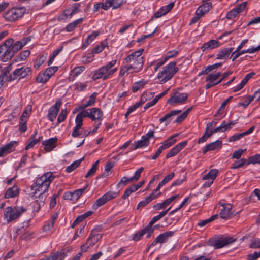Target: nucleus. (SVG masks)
I'll list each match as a JSON object with an SVG mask.
<instances>
[{"mask_svg":"<svg viewBox=\"0 0 260 260\" xmlns=\"http://www.w3.org/2000/svg\"><path fill=\"white\" fill-rule=\"evenodd\" d=\"M145 82L143 81H140L134 83L132 90L134 92H136L137 91L143 88L145 86Z\"/></svg>","mask_w":260,"mask_h":260,"instance_id":"nucleus-46","label":"nucleus"},{"mask_svg":"<svg viewBox=\"0 0 260 260\" xmlns=\"http://www.w3.org/2000/svg\"><path fill=\"white\" fill-rule=\"evenodd\" d=\"M144 49H141L135 52H132L127 56L123 61L124 63H132L134 61H137L140 58H143L141 57L142 52L144 51Z\"/></svg>","mask_w":260,"mask_h":260,"instance_id":"nucleus-16","label":"nucleus"},{"mask_svg":"<svg viewBox=\"0 0 260 260\" xmlns=\"http://www.w3.org/2000/svg\"><path fill=\"white\" fill-rule=\"evenodd\" d=\"M249 161L248 162L247 165L250 164H260V154H256L253 156H250L249 158Z\"/></svg>","mask_w":260,"mask_h":260,"instance_id":"nucleus-56","label":"nucleus"},{"mask_svg":"<svg viewBox=\"0 0 260 260\" xmlns=\"http://www.w3.org/2000/svg\"><path fill=\"white\" fill-rule=\"evenodd\" d=\"M142 140L138 141L135 143V149L141 148L146 145V136H143L142 137Z\"/></svg>","mask_w":260,"mask_h":260,"instance_id":"nucleus-55","label":"nucleus"},{"mask_svg":"<svg viewBox=\"0 0 260 260\" xmlns=\"http://www.w3.org/2000/svg\"><path fill=\"white\" fill-rule=\"evenodd\" d=\"M118 192L109 191L98 199L92 205V209L96 210L100 206L104 205L110 200L116 198Z\"/></svg>","mask_w":260,"mask_h":260,"instance_id":"nucleus-9","label":"nucleus"},{"mask_svg":"<svg viewBox=\"0 0 260 260\" xmlns=\"http://www.w3.org/2000/svg\"><path fill=\"white\" fill-rule=\"evenodd\" d=\"M238 14V11L236 10V9H233L231 11H230L226 14V18L228 19H231L233 18H235Z\"/></svg>","mask_w":260,"mask_h":260,"instance_id":"nucleus-58","label":"nucleus"},{"mask_svg":"<svg viewBox=\"0 0 260 260\" xmlns=\"http://www.w3.org/2000/svg\"><path fill=\"white\" fill-rule=\"evenodd\" d=\"M83 159H84V157H82L79 160H77L74 161L70 166H68L66 168V172H67L68 173H70V172H72L73 170H74L75 169H76L80 165L81 162L82 161V160Z\"/></svg>","mask_w":260,"mask_h":260,"instance_id":"nucleus-37","label":"nucleus"},{"mask_svg":"<svg viewBox=\"0 0 260 260\" xmlns=\"http://www.w3.org/2000/svg\"><path fill=\"white\" fill-rule=\"evenodd\" d=\"M169 90V88L167 89L166 90H165L161 93L156 95L152 101L148 103H147V108L150 107H151V106L154 105L155 104H156L157 101L160 99H161L162 96H164L165 95H166Z\"/></svg>","mask_w":260,"mask_h":260,"instance_id":"nucleus-39","label":"nucleus"},{"mask_svg":"<svg viewBox=\"0 0 260 260\" xmlns=\"http://www.w3.org/2000/svg\"><path fill=\"white\" fill-rule=\"evenodd\" d=\"M148 26H147V38L152 36V35L156 32L157 26L156 23H153L152 20H150L147 22Z\"/></svg>","mask_w":260,"mask_h":260,"instance_id":"nucleus-32","label":"nucleus"},{"mask_svg":"<svg viewBox=\"0 0 260 260\" xmlns=\"http://www.w3.org/2000/svg\"><path fill=\"white\" fill-rule=\"evenodd\" d=\"M30 55V52L28 50H26L25 51H22L20 52L18 55L17 56L16 58L14 60L13 62H19L22 60H25L28 56Z\"/></svg>","mask_w":260,"mask_h":260,"instance_id":"nucleus-36","label":"nucleus"},{"mask_svg":"<svg viewBox=\"0 0 260 260\" xmlns=\"http://www.w3.org/2000/svg\"><path fill=\"white\" fill-rule=\"evenodd\" d=\"M247 162V159L245 158H242L239 160L235 161L231 167L233 169H237L240 167H243Z\"/></svg>","mask_w":260,"mask_h":260,"instance_id":"nucleus-47","label":"nucleus"},{"mask_svg":"<svg viewBox=\"0 0 260 260\" xmlns=\"http://www.w3.org/2000/svg\"><path fill=\"white\" fill-rule=\"evenodd\" d=\"M19 194V189L16 185L8 189L5 193V198L7 199L14 198Z\"/></svg>","mask_w":260,"mask_h":260,"instance_id":"nucleus-27","label":"nucleus"},{"mask_svg":"<svg viewBox=\"0 0 260 260\" xmlns=\"http://www.w3.org/2000/svg\"><path fill=\"white\" fill-rule=\"evenodd\" d=\"M192 109V107L189 108L187 110H186L181 115H180V116H179L177 117V118L175 121V122H176V123H180L183 120H184L186 118V117L187 116L188 113L191 111Z\"/></svg>","mask_w":260,"mask_h":260,"instance_id":"nucleus-45","label":"nucleus"},{"mask_svg":"<svg viewBox=\"0 0 260 260\" xmlns=\"http://www.w3.org/2000/svg\"><path fill=\"white\" fill-rule=\"evenodd\" d=\"M204 4L200 6L204 10V12H209L212 7V4L211 2H205Z\"/></svg>","mask_w":260,"mask_h":260,"instance_id":"nucleus-61","label":"nucleus"},{"mask_svg":"<svg viewBox=\"0 0 260 260\" xmlns=\"http://www.w3.org/2000/svg\"><path fill=\"white\" fill-rule=\"evenodd\" d=\"M101 238V234H93L92 233L88 238L87 242L89 244V246L92 247Z\"/></svg>","mask_w":260,"mask_h":260,"instance_id":"nucleus-33","label":"nucleus"},{"mask_svg":"<svg viewBox=\"0 0 260 260\" xmlns=\"http://www.w3.org/2000/svg\"><path fill=\"white\" fill-rule=\"evenodd\" d=\"M160 187H158V185L156 188L153 190L151 194L147 197V203L151 202L152 200L156 199L160 196L161 192L159 191Z\"/></svg>","mask_w":260,"mask_h":260,"instance_id":"nucleus-41","label":"nucleus"},{"mask_svg":"<svg viewBox=\"0 0 260 260\" xmlns=\"http://www.w3.org/2000/svg\"><path fill=\"white\" fill-rule=\"evenodd\" d=\"M176 62H171L164 67L162 70L158 74L157 78L159 80L160 84H164L171 79L178 71V69L176 67Z\"/></svg>","mask_w":260,"mask_h":260,"instance_id":"nucleus-3","label":"nucleus"},{"mask_svg":"<svg viewBox=\"0 0 260 260\" xmlns=\"http://www.w3.org/2000/svg\"><path fill=\"white\" fill-rule=\"evenodd\" d=\"M100 35L98 31H93L91 34L88 35L82 46V49H85L88 45Z\"/></svg>","mask_w":260,"mask_h":260,"instance_id":"nucleus-24","label":"nucleus"},{"mask_svg":"<svg viewBox=\"0 0 260 260\" xmlns=\"http://www.w3.org/2000/svg\"><path fill=\"white\" fill-rule=\"evenodd\" d=\"M67 111L66 109H62L57 118L58 123L63 122L66 118Z\"/></svg>","mask_w":260,"mask_h":260,"instance_id":"nucleus-57","label":"nucleus"},{"mask_svg":"<svg viewBox=\"0 0 260 260\" xmlns=\"http://www.w3.org/2000/svg\"><path fill=\"white\" fill-rule=\"evenodd\" d=\"M246 151V149H239L235 151L232 157V158L239 159L242 156L243 153Z\"/></svg>","mask_w":260,"mask_h":260,"instance_id":"nucleus-62","label":"nucleus"},{"mask_svg":"<svg viewBox=\"0 0 260 260\" xmlns=\"http://www.w3.org/2000/svg\"><path fill=\"white\" fill-rule=\"evenodd\" d=\"M85 69L84 66H79L74 68L71 71V74L73 76V80L78 77L81 73H82Z\"/></svg>","mask_w":260,"mask_h":260,"instance_id":"nucleus-40","label":"nucleus"},{"mask_svg":"<svg viewBox=\"0 0 260 260\" xmlns=\"http://www.w3.org/2000/svg\"><path fill=\"white\" fill-rule=\"evenodd\" d=\"M26 209L22 207H7L4 209V217L8 223L16 220Z\"/></svg>","mask_w":260,"mask_h":260,"instance_id":"nucleus-5","label":"nucleus"},{"mask_svg":"<svg viewBox=\"0 0 260 260\" xmlns=\"http://www.w3.org/2000/svg\"><path fill=\"white\" fill-rule=\"evenodd\" d=\"M27 119L20 118L19 129L21 132L24 133L27 130Z\"/></svg>","mask_w":260,"mask_h":260,"instance_id":"nucleus-51","label":"nucleus"},{"mask_svg":"<svg viewBox=\"0 0 260 260\" xmlns=\"http://www.w3.org/2000/svg\"><path fill=\"white\" fill-rule=\"evenodd\" d=\"M171 208V207L169 208L166 210L161 212V213H159V215H158L156 216H154L152 218L151 221L149 222V224L147 225V234H149V235L150 236L152 233L153 230L149 229V228H151L152 225L155 222H156L157 221H158L160 218L163 217L169 211V210H170Z\"/></svg>","mask_w":260,"mask_h":260,"instance_id":"nucleus-18","label":"nucleus"},{"mask_svg":"<svg viewBox=\"0 0 260 260\" xmlns=\"http://www.w3.org/2000/svg\"><path fill=\"white\" fill-rule=\"evenodd\" d=\"M31 106H27L26 109H25L23 111L22 115L20 117V118L27 119V117L29 115V113L31 112Z\"/></svg>","mask_w":260,"mask_h":260,"instance_id":"nucleus-59","label":"nucleus"},{"mask_svg":"<svg viewBox=\"0 0 260 260\" xmlns=\"http://www.w3.org/2000/svg\"><path fill=\"white\" fill-rule=\"evenodd\" d=\"M103 112L100 109L92 108L90 109V119L92 120L102 121L103 119Z\"/></svg>","mask_w":260,"mask_h":260,"instance_id":"nucleus-20","label":"nucleus"},{"mask_svg":"<svg viewBox=\"0 0 260 260\" xmlns=\"http://www.w3.org/2000/svg\"><path fill=\"white\" fill-rule=\"evenodd\" d=\"M87 86V82L85 83L77 82L75 84V89L79 91H83L85 90Z\"/></svg>","mask_w":260,"mask_h":260,"instance_id":"nucleus-52","label":"nucleus"},{"mask_svg":"<svg viewBox=\"0 0 260 260\" xmlns=\"http://www.w3.org/2000/svg\"><path fill=\"white\" fill-rule=\"evenodd\" d=\"M219 171L218 170L213 169L211 170L208 173L205 175L202 179L203 180H207L203 184V187H209L213 183V181L215 179L218 175Z\"/></svg>","mask_w":260,"mask_h":260,"instance_id":"nucleus-12","label":"nucleus"},{"mask_svg":"<svg viewBox=\"0 0 260 260\" xmlns=\"http://www.w3.org/2000/svg\"><path fill=\"white\" fill-rule=\"evenodd\" d=\"M144 169L143 167H141V168H139L135 172L134 175L133 176H132V177H130V178H127L125 177H122L121 179L120 182L118 183L117 185L119 186H120V185H125L129 182L137 181L139 179V178L141 176V174L142 172V171L144 170Z\"/></svg>","mask_w":260,"mask_h":260,"instance_id":"nucleus-15","label":"nucleus"},{"mask_svg":"<svg viewBox=\"0 0 260 260\" xmlns=\"http://www.w3.org/2000/svg\"><path fill=\"white\" fill-rule=\"evenodd\" d=\"M109 8L112 7L113 9L119 8L123 4V0H110Z\"/></svg>","mask_w":260,"mask_h":260,"instance_id":"nucleus-48","label":"nucleus"},{"mask_svg":"<svg viewBox=\"0 0 260 260\" xmlns=\"http://www.w3.org/2000/svg\"><path fill=\"white\" fill-rule=\"evenodd\" d=\"M87 185L85 187L80 188L75 190L74 192H72V196L73 198V201H77L83 193L85 189L87 187Z\"/></svg>","mask_w":260,"mask_h":260,"instance_id":"nucleus-42","label":"nucleus"},{"mask_svg":"<svg viewBox=\"0 0 260 260\" xmlns=\"http://www.w3.org/2000/svg\"><path fill=\"white\" fill-rule=\"evenodd\" d=\"M231 74H232V72L231 71H228V72L224 73L223 74L222 78L220 80H219L218 82H217L216 83L213 84H211L206 85V86H205L206 89H209V88H211V87L220 83L223 80H224L225 78L228 77Z\"/></svg>","mask_w":260,"mask_h":260,"instance_id":"nucleus-54","label":"nucleus"},{"mask_svg":"<svg viewBox=\"0 0 260 260\" xmlns=\"http://www.w3.org/2000/svg\"><path fill=\"white\" fill-rule=\"evenodd\" d=\"M49 79V75H48L45 72L42 73L41 72L37 75L36 81L38 83H46Z\"/></svg>","mask_w":260,"mask_h":260,"instance_id":"nucleus-35","label":"nucleus"},{"mask_svg":"<svg viewBox=\"0 0 260 260\" xmlns=\"http://www.w3.org/2000/svg\"><path fill=\"white\" fill-rule=\"evenodd\" d=\"M31 40L30 37L23 39L21 41H16L14 43L12 39H9L5 41L4 44L0 47V52L5 51L7 58H12L19 50Z\"/></svg>","mask_w":260,"mask_h":260,"instance_id":"nucleus-2","label":"nucleus"},{"mask_svg":"<svg viewBox=\"0 0 260 260\" xmlns=\"http://www.w3.org/2000/svg\"><path fill=\"white\" fill-rule=\"evenodd\" d=\"M181 112V110L172 111L171 112L167 114L163 117L159 119V121L161 123H162V122L166 121L168 118H169L171 116L177 115Z\"/></svg>","mask_w":260,"mask_h":260,"instance_id":"nucleus-44","label":"nucleus"},{"mask_svg":"<svg viewBox=\"0 0 260 260\" xmlns=\"http://www.w3.org/2000/svg\"><path fill=\"white\" fill-rule=\"evenodd\" d=\"M25 11L24 7L12 8L4 14V17L8 21H15L22 17Z\"/></svg>","mask_w":260,"mask_h":260,"instance_id":"nucleus-6","label":"nucleus"},{"mask_svg":"<svg viewBox=\"0 0 260 260\" xmlns=\"http://www.w3.org/2000/svg\"><path fill=\"white\" fill-rule=\"evenodd\" d=\"M188 95L186 93H180L178 92H174L170 99L167 100V103L170 104L175 103L182 104L186 102Z\"/></svg>","mask_w":260,"mask_h":260,"instance_id":"nucleus-13","label":"nucleus"},{"mask_svg":"<svg viewBox=\"0 0 260 260\" xmlns=\"http://www.w3.org/2000/svg\"><path fill=\"white\" fill-rule=\"evenodd\" d=\"M110 0H106L105 2L98 3L94 5V11H98L100 8L107 10L109 8Z\"/></svg>","mask_w":260,"mask_h":260,"instance_id":"nucleus-34","label":"nucleus"},{"mask_svg":"<svg viewBox=\"0 0 260 260\" xmlns=\"http://www.w3.org/2000/svg\"><path fill=\"white\" fill-rule=\"evenodd\" d=\"M17 144L16 141H11L9 143L0 148V157L6 156L15 150Z\"/></svg>","mask_w":260,"mask_h":260,"instance_id":"nucleus-17","label":"nucleus"},{"mask_svg":"<svg viewBox=\"0 0 260 260\" xmlns=\"http://www.w3.org/2000/svg\"><path fill=\"white\" fill-rule=\"evenodd\" d=\"M233 48H228L221 49L218 54L217 55V59H225L230 53L233 51Z\"/></svg>","mask_w":260,"mask_h":260,"instance_id":"nucleus-30","label":"nucleus"},{"mask_svg":"<svg viewBox=\"0 0 260 260\" xmlns=\"http://www.w3.org/2000/svg\"><path fill=\"white\" fill-rule=\"evenodd\" d=\"M144 61V58H140L137 61H134L129 64L130 66L132 67L133 71L134 72H138L141 71L142 69Z\"/></svg>","mask_w":260,"mask_h":260,"instance_id":"nucleus-28","label":"nucleus"},{"mask_svg":"<svg viewBox=\"0 0 260 260\" xmlns=\"http://www.w3.org/2000/svg\"><path fill=\"white\" fill-rule=\"evenodd\" d=\"M187 144V142L184 141L179 144H178L176 146H175L174 148H173L169 151V153L166 155V158H169L174 155H176Z\"/></svg>","mask_w":260,"mask_h":260,"instance_id":"nucleus-21","label":"nucleus"},{"mask_svg":"<svg viewBox=\"0 0 260 260\" xmlns=\"http://www.w3.org/2000/svg\"><path fill=\"white\" fill-rule=\"evenodd\" d=\"M219 205L222 207L220 213L221 218L225 220L231 219L233 216V214L232 212V205L229 203H219Z\"/></svg>","mask_w":260,"mask_h":260,"instance_id":"nucleus-11","label":"nucleus"},{"mask_svg":"<svg viewBox=\"0 0 260 260\" xmlns=\"http://www.w3.org/2000/svg\"><path fill=\"white\" fill-rule=\"evenodd\" d=\"M57 141V138H51L43 142L44 150L46 152L52 151L55 147Z\"/></svg>","mask_w":260,"mask_h":260,"instance_id":"nucleus-19","label":"nucleus"},{"mask_svg":"<svg viewBox=\"0 0 260 260\" xmlns=\"http://www.w3.org/2000/svg\"><path fill=\"white\" fill-rule=\"evenodd\" d=\"M66 253L67 252L65 250H62L60 252H56L55 254L53 255L40 260H63L66 256Z\"/></svg>","mask_w":260,"mask_h":260,"instance_id":"nucleus-26","label":"nucleus"},{"mask_svg":"<svg viewBox=\"0 0 260 260\" xmlns=\"http://www.w3.org/2000/svg\"><path fill=\"white\" fill-rule=\"evenodd\" d=\"M134 73V72L133 71L132 67H131L129 64L127 66H122L120 69L119 76H123L125 75H128L129 73Z\"/></svg>","mask_w":260,"mask_h":260,"instance_id":"nucleus-38","label":"nucleus"},{"mask_svg":"<svg viewBox=\"0 0 260 260\" xmlns=\"http://www.w3.org/2000/svg\"><path fill=\"white\" fill-rule=\"evenodd\" d=\"M61 105V102L58 101L49 109L47 117L50 121H53L56 119Z\"/></svg>","mask_w":260,"mask_h":260,"instance_id":"nucleus-14","label":"nucleus"},{"mask_svg":"<svg viewBox=\"0 0 260 260\" xmlns=\"http://www.w3.org/2000/svg\"><path fill=\"white\" fill-rule=\"evenodd\" d=\"M146 233V227H145L142 230L138 232L136 234H135L133 237V240L137 241L139 240L144 235V234Z\"/></svg>","mask_w":260,"mask_h":260,"instance_id":"nucleus-50","label":"nucleus"},{"mask_svg":"<svg viewBox=\"0 0 260 260\" xmlns=\"http://www.w3.org/2000/svg\"><path fill=\"white\" fill-rule=\"evenodd\" d=\"M244 136L245 135H244L243 133H240V134H237V135H235L234 136H231L229 138V141L230 142H235V141L240 139L242 137H244Z\"/></svg>","mask_w":260,"mask_h":260,"instance_id":"nucleus-64","label":"nucleus"},{"mask_svg":"<svg viewBox=\"0 0 260 260\" xmlns=\"http://www.w3.org/2000/svg\"><path fill=\"white\" fill-rule=\"evenodd\" d=\"M107 45V43L106 41H102L100 45L96 46L92 49V53L96 54L101 52L105 49Z\"/></svg>","mask_w":260,"mask_h":260,"instance_id":"nucleus-43","label":"nucleus"},{"mask_svg":"<svg viewBox=\"0 0 260 260\" xmlns=\"http://www.w3.org/2000/svg\"><path fill=\"white\" fill-rule=\"evenodd\" d=\"M173 231H168L160 234L155 240V243H162L166 241L168 238L173 236L174 234Z\"/></svg>","mask_w":260,"mask_h":260,"instance_id":"nucleus-29","label":"nucleus"},{"mask_svg":"<svg viewBox=\"0 0 260 260\" xmlns=\"http://www.w3.org/2000/svg\"><path fill=\"white\" fill-rule=\"evenodd\" d=\"M31 71V70L29 67H22L16 69L10 75L8 78V81L11 82L15 80L24 78L30 74Z\"/></svg>","mask_w":260,"mask_h":260,"instance_id":"nucleus-7","label":"nucleus"},{"mask_svg":"<svg viewBox=\"0 0 260 260\" xmlns=\"http://www.w3.org/2000/svg\"><path fill=\"white\" fill-rule=\"evenodd\" d=\"M96 92L93 93L90 96L88 101L84 104H82L81 106H80L79 108L81 110L85 109L88 106H92L95 102V99L97 95Z\"/></svg>","mask_w":260,"mask_h":260,"instance_id":"nucleus-31","label":"nucleus"},{"mask_svg":"<svg viewBox=\"0 0 260 260\" xmlns=\"http://www.w3.org/2000/svg\"><path fill=\"white\" fill-rule=\"evenodd\" d=\"M222 141L220 140H217L215 142L211 143L205 147L203 150V153L205 154L209 151H212L220 148L222 147Z\"/></svg>","mask_w":260,"mask_h":260,"instance_id":"nucleus-23","label":"nucleus"},{"mask_svg":"<svg viewBox=\"0 0 260 260\" xmlns=\"http://www.w3.org/2000/svg\"><path fill=\"white\" fill-rule=\"evenodd\" d=\"M116 62V59L112 60L106 65L95 71L92 76V79L93 80H96L101 78H103L104 80L108 79L111 76L110 74H109L110 69L115 65Z\"/></svg>","mask_w":260,"mask_h":260,"instance_id":"nucleus-4","label":"nucleus"},{"mask_svg":"<svg viewBox=\"0 0 260 260\" xmlns=\"http://www.w3.org/2000/svg\"><path fill=\"white\" fill-rule=\"evenodd\" d=\"M220 46V43L218 41L215 40H210L208 42L204 43L201 49L203 52H204L209 49H214Z\"/></svg>","mask_w":260,"mask_h":260,"instance_id":"nucleus-22","label":"nucleus"},{"mask_svg":"<svg viewBox=\"0 0 260 260\" xmlns=\"http://www.w3.org/2000/svg\"><path fill=\"white\" fill-rule=\"evenodd\" d=\"M235 240L232 237H221L218 239L211 238L208 240V244L209 246H213L215 249H219L232 243Z\"/></svg>","mask_w":260,"mask_h":260,"instance_id":"nucleus-8","label":"nucleus"},{"mask_svg":"<svg viewBox=\"0 0 260 260\" xmlns=\"http://www.w3.org/2000/svg\"><path fill=\"white\" fill-rule=\"evenodd\" d=\"M54 178L53 173L50 172L45 173L38 178L31 186L32 197L37 198L46 192Z\"/></svg>","mask_w":260,"mask_h":260,"instance_id":"nucleus-1","label":"nucleus"},{"mask_svg":"<svg viewBox=\"0 0 260 260\" xmlns=\"http://www.w3.org/2000/svg\"><path fill=\"white\" fill-rule=\"evenodd\" d=\"M146 101V98L145 96L144 95H143L142 96V97L141 98L140 101L136 103L134 105H133L129 107V108L127 110V111L126 112V113L125 114V118H127L128 117V115L132 112H133L137 108H138L140 106H141L143 104H144Z\"/></svg>","mask_w":260,"mask_h":260,"instance_id":"nucleus-25","label":"nucleus"},{"mask_svg":"<svg viewBox=\"0 0 260 260\" xmlns=\"http://www.w3.org/2000/svg\"><path fill=\"white\" fill-rule=\"evenodd\" d=\"M175 174L174 172L171 173L170 174L166 176L164 179L159 183L158 187H161L164 185L166 183L171 180L174 176Z\"/></svg>","mask_w":260,"mask_h":260,"instance_id":"nucleus-53","label":"nucleus"},{"mask_svg":"<svg viewBox=\"0 0 260 260\" xmlns=\"http://www.w3.org/2000/svg\"><path fill=\"white\" fill-rule=\"evenodd\" d=\"M57 70L58 67L55 66L47 68L45 72L48 75H49V78H50V77L53 75Z\"/></svg>","mask_w":260,"mask_h":260,"instance_id":"nucleus-63","label":"nucleus"},{"mask_svg":"<svg viewBox=\"0 0 260 260\" xmlns=\"http://www.w3.org/2000/svg\"><path fill=\"white\" fill-rule=\"evenodd\" d=\"M42 138V137H39L38 139H32L26 145L25 147V150H28L36 144L37 143H38L40 139Z\"/></svg>","mask_w":260,"mask_h":260,"instance_id":"nucleus-60","label":"nucleus"},{"mask_svg":"<svg viewBox=\"0 0 260 260\" xmlns=\"http://www.w3.org/2000/svg\"><path fill=\"white\" fill-rule=\"evenodd\" d=\"M177 136V134L172 136L168 139L166 140L161 145L156 151L155 154L152 157L151 159L155 160L158 157L163 150L166 149L172 145H173L176 142V139H174L175 137Z\"/></svg>","mask_w":260,"mask_h":260,"instance_id":"nucleus-10","label":"nucleus"},{"mask_svg":"<svg viewBox=\"0 0 260 260\" xmlns=\"http://www.w3.org/2000/svg\"><path fill=\"white\" fill-rule=\"evenodd\" d=\"M216 124H217V122H214V121H212L211 122L208 123L207 124L205 134L206 135L207 138L210 137L213 134V133L211 130L210 132H209V130L213 126H215L216 125Z\"/></svg>","mask_w":260,"mask_h":260,"instance_id":"nucleus-49","label":"nucleus"}]
</instances>
